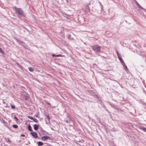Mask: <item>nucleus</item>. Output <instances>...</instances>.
<instances>
[{
	"instance_id": "obj_9",
	"label": "nucleus",
	"mask_w": 146,
	"mask_h": 146,
	"mask_svg": "<svg viewBox=\"0 0 146 146\" xmlns=\"http://www.w3.org/2000/svg\"><path fill=\"white\" fill-rule=\"evenodd\" d=\"M28 129L30 131H32L33 130L32 129V127L30 125H29L28 126Z\"/></svg>"
},
{
	"instance_id": "obj_4",
	"label": "nucleus",
	"mask_w": 146,
	"mask_h": 146,
	"mask_svg": "<svg viewBox=\"0 0 146 146\" xmlns=\"http://www.w3.org/2000/svg\"><path fill=\"white\" fill-rule=\"evenodd\" d=\"M31 134L34 138H37L38 137L37 134L36 132H31Z\"/></svg>"
},
{
	"instance_id": "obj_16",
	"label": "nucleus",
	"mask_w": 146,
	"mask_h": 146,
	"mask_svg": "<svg viewBox=\"0 0 146 146\" xmlns=\"http://www.w3.org/2000/svg\"><path fill=\"white\" fill-rule=\"evenodd\" d=\"M11 107L13 109H14L15 108V106L11 104Z\"/></svg>"
},
{
	"instance_id": "obj_23",
	"label": "nucleus",
	"mask_w": 146,
	"mask_h": 146,
	"mask_svg": "<svg viewBox=\"0 0 146 146\" xmlns=\"http://www.w3.org/2000/svg\"><path fill=\"white\" fill-rule=\"evenodd\" d=\"M36 117H38L37 115H36Z\"/></svg>"
},
{
	"instance_id": "obj_17",
	"label": "nucleus",
	"mask_w": 146,
	"mask_h": 146,
	"mask_svg": "<svg viewBox=\"0 0 146 146\" xmlns=\"http://www.w3.org/2000/svg\"><path fill=\"white\" fill-rule=\"evenodd\" d=\"M14 118L16 120V121H18V118L16 116L14 117Z\"/></svg>"
},
{
	"instance_id": "obj_15",
	"label": "nucleus",
	"mask_w": 146,
	"mask_h": 146,
	"mask_svg": "<svg viewBox=\"0 0 146 146\" xmlns=\"http://www.w3.org/2000/svg\"><path fill=\"white\" fill-rule=\"evenodd\" d=\"M0 53L2 54H3L4 53V52L2 50L1 48L0 47Z\"/></svg>"
},
{
	"instance_id": "obj_22",
	"label": "nucleus",
	"mask_w": 146,
	"mask_h": 146,
	"mask_svg": "<svg viewBox=\"0 0 146 146\" xmlns=\"http://www.w3.org/2000/svg\"><path fill=\"white\" fill-rule=\"evenodd\" d=\"M46 144H47V145H49V144L48 143H45Z\"/></svg>"
},
{
	"instance_id": "obj_1",
	"label": "nucleus",
	"mask_w": 146,
	"mask_h": 146,
	"mask_svg": "<svg viewBox=\"0 0 146 146\" xmlns=\"http://www.w3.org/2000/svg\"><path fill=\"white\" fill-rule=\"evenodd\" d=\"M13 9L16 13L22 16H24V14L23 11L21 8H18L16 7H14Z\"/></svg>"
},
{
	"instance_id": "obj_13",
	"label": "nucleus",
	"mask_w": 146,
	"mask_h": 146,
	"mask_svg": "<svg viewBox=\"0 0 146 146\" xmlns=\"http://www.w3.org/2000/svg\"><path fill=\"white\" fill-rule=\"evenodd\" d=\"M29 70L30 71L32 72H33L34 70L31 67H29Z\"/></svg>"
},
{
	"instance_id": "obj_3",
	"label": "nucleus",
	"mask_w": 146,
	"mask_h": 146,
	"mask_svg": "<svg viewBox=\"0 0 146 146\" xmlns=\"http://www.w3.org/2000/svg\"><path fill=\"white\" fill-rule=\"evenodd\" d=\"M50 137L48 136H43L41 137V139L43 141H46L48 139L50 140Z\"/></svg>"
},
{
	"instance_id": "obj_12",
	"label": "nucleus",
	"mask_w": 146,
	"mask_h": 146,
	"mask_svg": "<svg viewBox=\"0 0 146 146\" xmlns=\"http://www.w3.org/2000/svg\"><path fill=\"white\" fill-rule=\"evenodd\" d=\"M12 126L14 128H17L18 127V126L17 125H13Z\"/></svg>"
},
{
	"instance_id": "obj_8",
	"label": "nucleus",
	"mask_w": 146,
	"mask_h": 146,
	"mask_svg": "<svg viewBox=\"0 0 146 146\" xmlns=\"http://www.w3.org/2000/svg\"><path fill=\"white\" fill-rule=\"evenodd\" d=\"M43 145V143L41 141H39L38 142V146H42Z\"/></svg>"
},
{
	"instance_id": "obj_10",
	"label": "nucleus",
	"mask_w": 146,
	"mask_h": 146,
	"mask_svg": "<svg viewBox=\"0 0 146 146\" xmlns=\"http://www.w3.org/2000/svg\"><path fill=\"white\" fill-rule=\"evenodd\" d=\"M135 3L136 5L138 6V7L142 9L141 6L139 4V3L137 2V1H135Z\"/></svg>"
},
{
	"instance_id": "obj_18",
	"label": "nucleus",
	"mask_w": 146,
	"mask_h": 146,
	"mask_svg": "<svg viewBox=\"0 0 146 146\" xmlns=\"http://www.w3.org/2000/svg\"><path fill=\"white\" fill-rule=\"evenodd\" d=\"M117 56H118V57H119L120 56V55H119L118 52H117Z\"/></svg>"
},
{
	"instance_id": "obj_21",
	"label": "nucleus",
	"mask_w": 146,
	"mask_h": 146,
	"mask_svg": "<svg viewBox=\"0 0 146 146\" xmlns=\"http://www.w3.org/2000/svg\"><path fill=\"white\" fill-rule=\"evenodd\" d=\"M21 136L22 137H25V135L24 134H21Z\"/></svg>"
},
{
	"instance_id": "obj_11",
	"label": "nucleus",
	"mask_w": 146,
	"mask_h": 146,
	"mask_svg": "<svg viewBox=\"0 0 146 146\" xmlns=\"http://www.w3.org/2000/svg\"><path fill=\"white\" fill-rule=\"evenodd\" d=\"M118 58H119V60L120 61V62L121 63H124V61H123V60L122 58L120 56L119 57H118Z\"/></svg>"
},
{
	"instance_id": "obj_7",
	"label": "nucleus",
	"mask_w": 146,
	"mask_h": 146,
	"mask_svg": "<svg viewBox=\"0 0 146 146\" xmlns=\"http://www.w3.org/2000/svg\"><path fill=\"white\" fill-rule=\"evenodd\" d=\"M52 56L53 57H62V55L61 54H58L57 55H56L54 54H53L52 55Z\"/></svg>"
},
{
	"instance_id": "obj_5",
	"label": "nucleus",
	"mask_w": 146,
	"mask_h": 146,
	"mask_svg": "<svg viewBox=\"0 0 146 146\" xmlns=\"http://www.w3.org/2000/svg\"><path fill=\"white\" fill-rule=\"evenodd\" d=\"M28 117L29 119L33 120L35 122L38 123V120L34 118L31 116H28Z\"/></svg>"
},
{
	"instance_id": "obj_6",
	"label": "nucleus",
	"mask_w": 146,
	"mask_h": 146,
	"mask_svg": "<svg viewBox=\"0 0 146 146\" xmlns=\"http://www.w3.org/2000/svg\"><path fill=\"white\" fill-rule=\"evenodd\" d=\"M33 127L34 129L36 131H37L38 128L39 126V125L35 124L33 125Z\"/></svg>"
},
{
	"instance_id": "obj_2",
	"label": "nucleus",
	"mask_w": 146,
	"mask_h": 146,
	"mask_svg": "<svg viewBox=\"0 0 146 146\" xmlns=\"http://www.w3.org/2000/svg\"><path fill=\"white\" fill-rule=\"evenodd\" d=\"M92 48L97 52H99L101 49V47L99 45H95L92 46Z\"/></svg>"
},
{
	"instance_id": "obj_19",
	"label": "nucleus",
	"mask_w": 146,
	"mask_h": 146,
	"mask_svg": "<svg viewBox=\"0 0 146 146\" xmlns=\"http://www.w3.org/2000/svg\"><path fill=\"white\" fill-rule=\"evenodd\" d=\"M46 117L48 119V120L50 119L48 115H47Z\"/></svg>"
},
{
	"instance_id": "obj_20",
	"label": "nucleus",
	"mask_w": 146,
	"mask_h": 146,
	"mask_svg": "<svg viewBox=\"0 0 146 146\" xmlns=\"http://www.w3.org/2000/svg\"><path fill=\"white\" fill-rule=\"evenodd\" d=\"M46 103L48 105H49V106H50V103H48V102H46Z\"/></svg>"
},
{
	"instance_id": "obj_14",
	"label": "nucleus",
	"mask_w": 146,
	"mask_h": 146,
	"mask_svg": "<svg viewBox=\"0 0 146 146\" xmlns=\"http://www.w3.org/2000/svg\"><path fill=\"white\" fill-rule=\"evenodd\" d=\"M141 129L146 132V128L142 127L141 128Z\"/></svg>"
},
{
	"instance_id": "obj_24",
	"label": "nucleus",
	"mask_w": 146,
	"mask_h": 146,
	"mask_svg": "<svg viewBox=\"0 0 146 146\" xmlns=\"http://www.w3.org/2000/svg\"><path fill=\"white\" fill-rule=\"evenodd\" d=\"M126 68H127V67L126 66Z\"/></svg>"
}]
</instances>
